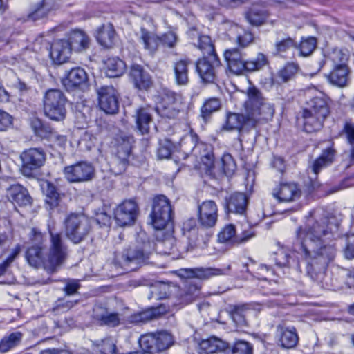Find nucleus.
I'll return each instance as SVG.
<instances>
[{"label": "nucleus", "instance_id": "obj_54", "mask_svg": "<svg viewBox=\"0 0 354 354\" xmlns=\"http://www.w3.org/2000/svg\"><path fill=\"white\" fill-rule=\"evenodd\" d=\"M275 49L278 54L286 52L291 48L296 46V42L291 37L278 40L275 43Z\"/></svg>", "mask_w": 354, "mask_h": 354}, {"label": "nucleus", "instance_id": "obj_63", "mask_svg": "<svg viewBox=\"0 0 354 354\" xmlns=\"http://www.w3.org/2000/svg\"><path fill=\"white\" fill-rule=\"evenodd\" d=\"M253 39L252 35L248 32H243L236 37L237 44L241 47H245L250 44Z\"/></svg>", "mask_w": 354, "mask_h": 354}, {"label": "nucleus", "instance_id": "obj_27", "mask_svg": "<svg viewBox=\"0 0 354 354\" xmlns=\"http://www.w3.org/2000/svg\"><path fill=\"white\" fill-rule=\"evenodd\" d=\"M93 316L101 326L116 327L121 322L120 315L118 313L110 312L106 308L100 306H95Z\"/></svg>", "mask_w": 354, "mask_h": 354}, {"label": "nucleus", "instance_id": "obj_13", "mask_svg": "<svg viewBox=\"0 0 354 354\" xmlns=\"http://www.w3.org/2000/svg\"><path fill=\"white\" fill-rule=\"evenodd\" d=\"M1 187H3L6 191V197L10 202L14 209L15 203L19 206H27L32 203V199L30 196L28 190L24 186L19 183H9L4 178Z\"/></svg>", "mask_w": 354, "mask_h": 354}, {"label": "nucleus", "instance_id": "obj_21", "mask_svg": "<svg viewBox=\"0 0 354 354\" xmlns=\"http://www.w3.org/2000/svg\"><path fill=\"white\" fill-rule=\"evenodd\" d=\"M180 107L181 102L179 101L178 95L174 92L168 91L162 97L158 110L162 116L174 118L179 113Z\"/></svg>", "mask_w": 354, "mask_h": 354}, {"label": "nucleus", "instance_id": "obj_64", "mask_svg": "<svg viewBox=\"0 0 354 354\" xmlns=\"http://www.w3.org/2000/svg\"><path fill=\"white\" fill-rule=\"evenodd\" d=\"M343 132L345 133L348 142L350 144H354V123L346 122Z\"/></svg>", "mask_w": 354, "mask_h": 354}, {"label": "nucleus", "instance_id": "obj_20", "mask_svg": "<svg viewBox=\"0 0 354 354\" xmlns=\"http://www.w3.org/2000/svg\"><path fill=\"white\" fill-rule=\"evenodd\" d=\"M230 270V266H228L225 269L211 267L185 268L180 270V275L185 278H197L199 279L205 280L209 279L212 277L227 274Z\"/></svg>", "mask_w": 354, "mask_h": 354}, {"label": "nucleus", "instance_id": "obj_15", "mask_svg": "<svg viewBox=\"0 0 354 354\" xmlns=\"http://www.w3.org/2000/svg\"><path fill=\"white\" fill-rule=\"evenodd\" d=\"M133 142V137L125 133H121L115 139V162L120 167L118 173L126 169Z\"/></svg>", "mask_w": 354, "mask_h": 354}, {"label": "nucleus", "instance_id": "obj_1", "mask_svg": "<svg viewBox=\"0 0 354 354\" xmlns=\"http://www.w3.org/2000/svg\"><path fill=\"white\" fill-rule=\"evenodd\" d=\"M323 213L322 209L315 210L307 225L297 230L294 248L299 250L303 255L306 275L323 288H327L324 282L326 272L337 254L333 239L338 224L333 222L334 218L322 217Z\"/></svg>", "mask_w": 354, "mask_h": 354}, {"label": "nucleus", "instance_id": "obj_10", "mask_svg": "<svg viewBox=\"0 0 354 354\" xmlns=\"http://www.w3.org/2000/svg\"><path fill=\"white\" fill-rule=\"evenodd\" d=\"M221 62L216 55L204 56L196 63V71L202 82L205 84L214 83L217 79L218 68Z\"/></svg>", "mask_w": 354, "mask_h": 354}, {"label": "nucleus", "instance_id": "obj_43", "mask_svg": "<svg viewBox=\"0 0 354 354\" xmlns=\"http://www.w3.org/2000/svg\"><path fill=\"white\" fill-rule=\"evenodd\" d=\"M189 144L190 147L187 148V149H190V151L193 153L195 156L198 155V151L202 147L204 146L203 142H198V136L194 132L191 131L189 134L186 135L183 139L181 140L180 143L181 147H183Z\"/></svg>", "mask_w": 354, "mask_h": 354}, {"label": "nucleus", "instance_id": "obj_8", "mask_svg": "<svg viewBox=\"0 0 354 354\" xmlns=\"http://www.w3.org/2000/svg\"><path fill=\"white\" fill-rule=\"evenodd\" d=\"M44 112L46 117L54 121H63L66 115V98L59 89H49L44 98Z\"/></svg>", "mask_w": 354, "mask_h": 354}, {"label": "nucleus", "instance_id": "obj_48", "mask_svg": "<svg viewBox=\"0 0 354 354\" xmlns=\"http://www.w3.org/2000/svg\"><path fill=\"white\" fill-rule=\"evenodd\" d=\"M236 236V229L234 225L229 224L225 226L218 234V241L220 243H230L233 245L232 240Z\"/></svg>", "mask_w": 354, "mask_h": 354}, {"label": "nucleus", "instance_id": "obj_9", "mask_svg": "<svg viewBox=\"0 0 354 354\" xmlns=\"http://www.w3.org/2000/svg\"><path fill=\"white\" fill-rule=\"evenodd\" d=\"M150 216L152 224L156 229L165 228L172 216L171 206L166 196L160 195L153 198L152 212Z\"/></svg>", "mask_w": 354, "mask_h": 354}, {"label": "nucleus", "instance_id": "obj_3", "mask_svg": "<svg viewBox=\"0 0 354 354\" xmlns=\"http://www.w3.org/2000/svg\"><path fill=\"white\" fill-rule=\"evenodd\" d=\"M137 242L141 245L115 255L114 261L116 266L133 270L136 267H131L132 264L145 263L155 250L163 255H171L173 258L178 257L176 241L174 238H168L155 243L148 240L145 233L140 232L138 234Z\"/></svg>", "mask_w": 354, "mask_h": 354}, {"label": "nucleus", "instance_id": "obj_32", "mask_svg": "<svg viewBox=\"0 0 354 354\" xmlns=\"http://www.w3.org/2000/svg\"><path fill=\"white\" fill-rule=\"evenodd\" d=\"M129 76L136 87L139 89H147L151 84L150 75L140 65L133 64L131 66Z\"/></svg>", "mask_w": 354, "mask_h": 354}, {"label": "nucleus", "instance_id": "obj_2", "mask_svg": "<svg viewBox=\"0 0 354 354\" xmlns=\"http://www.w3.org/2000/svg\"><path fill=\"white\" fill-rule=\"evenodd\" d=\"M50 245L48 252L44 254V238L37 228H32L28 233L31 245L25 252L24 257L32 268L43 267L48 273L55 272L64 263L68 255V247L62 234L49 230Z\"/></svg>", "mask_w": 354, "mask_h": 354}, {"label": "nucleus", "instance_id": "obj_29", "mask_svg": "<svg viewBox=\"0 0 354 354\" xmlns=\"http://www.w3.org/2000/svg\"><path fill=\"white\" fill-rule=\"evenodd\" d=\"M228 347L227 343L216 337L202 339L198 345L199 354H214L225 351Z\"/></svg>", "mask_w": 354, "mask_h": 354}, {"label": "nucleus", "instance_id": "obj_53", "mask_svg": "<svg viewBox=\"0 0 354 354\" xmlns=\"http://www.w3.org/2000/svg\"><path fill=\"white\" fill-rule=\"evenodd\" d=\"M252 346L248 342L239 341L233 346L230 354H252Z\"/></svg>", "mask_w": 354, "mask_h": 354}, {"label": "nucleus", "instance_id": "obj_7", "mask_svg": "<svg viewBox=\"0 0 354 354\" xmlns=\"http://www.w3.org/2000/svg\"><path fill=\"white\" fill-rule=\"evenodd\" d=\"M138 342L142 351L129 354H153L162 352L168 349L173 344L174 340L169 333L162 331L142 335Z\"/></svg>", "mask_w": 354, "mask_h": 354}, {"label": "nucleus", "instance_id": "obj_58", "mask_svg": "<svg viewBox=\"0 0 354 354\" xmlns=\"http://www.w3.org/2000/svg\"><path fill=\"white\" fill-rule=\"evenodd\" d=\"M160 44L164 46L174 48L177 43V35L173 32H168L160 37Z\"/></svg>", "mask_w": 354, "mask_h": 354}, {"label": "nucleus", "instance_id": "obj_6", "mask_svg": "<svg viewBox=\"0 0 354 354\" xmlns=\"http://www.w3.org/2000/svg\"><path fill=\"white\" fill-rule=\"evenodd\" d=\"M66 237L73 243H81L91 231L89 218L84 214L71 213L64 220Z\"/></svg>", "mask_w": 354, "mask_h": 354}, {"label": "nucleus", "instance_id": "obj_46", "mask_svg": "<svg viewBox=\"0 0 354 354\" xmlns=\"http://www.w3.org/2000/svg\"><path fill=\"white\" fill-rule=\"evenodd\" d=\"M197 46L198 48L203 53L205 56L216 55L214 46L212 44V39L207 35L200 36L198 39Z\"/></svg>", "mask_w": 354, "mask_h": 354}, {"label": "nucleus", "instance_id": "obj_28", "mask_svg": "<svg viewBox=\"0 0 354 354\" xmlns=\"http://www.w3.org/2000/svg\"><path fill=\"white\" fill-rule=\"evenodd\" d=\"M88 80L86 71L80 67L70 70L65 78L62 80L63 85L67 90H72L85 85Z\"/></svg>", "mask_w": 354, "mask_h": 354}, {"label": "nucleus", "instance_id": "obj_24", "mask_svg": "<svg viewBox=\"0 0 354 354\" xmlns=\"http://www.w3.org/2000/svg\"><path fill=\"white\" fill-rule=\"evenodd\" d=\"M247 196L241 192H235L225 198V210L241 216H245L248 205Z\"/></svg>", "mask_w": 354, "mask_h": 354}, {"label": "nucleus", "instance_id": "obj_56", "mask_svg": "<svg viewBox=\"0 0 354 354\" xmlns=\"http://www.w3.org/2000/svg\"><path fill=\"white\" fill-rule=\"evenodd\" d=\"M329 59L333 62L334 66L346 64L348 60V55L342 50L335 48L329 55Z\"/></svg>", "mask_w": 354, "mask_h": 354}, {"label": "nucleus", "instance_id": "obj_11", "mask_svg": "<svg viewBox=\"0 0 354 354\" xmlns=\"http://www.w3.org/2000/svg\"><path fill=\"white\" fill-rule=\"evenodd\" d=\"M22 161L21 172L27 177L32 176V171L41 167L46 160L44 151L39 148H30L21 154Z\"/></svg>", "mask_w": 354, "mask_h": 354}, {"label": "nucleus", "instance_id": "obj_45", "mask_svg": "<svg viewBox=\"0 0 354 354\" xmlns=\"http://www.w3.org/2000/svg\"><path fill=\"white\" fill-rule=\"evenodd\" d=\"M170 294V287L169 285L158 282L153 285L151 289V297L155 299H163L168 297Z\"/></svg>", "mask_w": 354, "mask_h": 354}, {"label": "nucleus", "instance_id": "obj_5", "mask_svg": "<svg viewBox=\"0 0 354 354\" xmlns=\"http://www.w3.org/2000/svg\"><path fill=\"white\" fill-rule=\"evenodd\" d=\"M248 100L245 102V112L249 113V122L254 127L261 120H270L274 113V106L266 102L257 88L250 87L247 91Z\"/></svg>", "mask_w": 354, "mask_h": 354}, {"label": "nucleus", "instance_id": "obj_25", "mask_svg": "<svg viewBox=\"0 0 354 354\" xmlns=\"http://www.w3.org/2000/svg\"><path fill=\"white\" fill-rule=\"evenodd\" d=\"M71 47L65 39L55 40L50 48V56L57 64L66 62L71 53Z\"/></svg>", "mask_w": 354, "mask_h": 354}, {"label": "nucleus", "instance_id": "obj_14", "mask_svg": "<svg viewBox=\"0 0 354 354\" xmlns=\"http://www.w3.org/2000/svg\"><path fill=\"white\" fill-rule=\"evenodd\" d=\"M138 213L137 203L132 199L125 200L115 208L114 218L119 226L124 227L133 225Z\"/></svg>", "mask_w": 354, "mask_h": 354}, {"label": "nucleus", "instance_id": "obj_36", "mask_svg": "<svg viewBox=\"0 0 354 354\" xmlns=\"http://www.w3.org/2000/svg\"><path fill=\"white\" fill-rule=\"evenodd\" d=\"M190 62L188 59H180L174 63V77L178 85L185 86L188 84V66Z\"/></svg>", "mask_w": 354, "mask_h": 354}, {"label": "nucleus", "instance_id": "obj_30", "mask_svg": "<svg viewBox=\"0 0 354 354\" xmlns=\"http://www.w3.org/2000/svg\"><path fill=\"white\" fill-rule=\"evenodd\" d=\"M249 113L246 112L245 115L236 113H228L226 115L225 122L223 129L227 131L236 130L241 131L244 126L249 128H254L249 122Z\"/></svg>", "mask_w": 354, "mask_h": 354}, {"label": "nucleus", "instance_id": "obj_31", "mask_svg": "<svg viewBox=\"0 0 354 354\" xmlns=\"http://www.w3.org/2000/svg\"><path fill=\"white\" fill-rule=\"evenodd\" d=\"M64 39L68 42L71 50L75 52H83L89 47V37L82 30H73Z\"/></svg>", "mask_w": 354, "mask_h": 354}, {"label": "nucleus", "instance_id": "obj_47", "mask_svg": "<svg viewBox=\"0 0 354 354\" xmlns=\"http://www.w3.org/2000/svg\"><path fill=\"white\" fill-rule=\"evenodd\" d=\"M221 107V102L216 97H212L207 100L202 108L201 114L203 118L209 116L213 112L218 111Z\"/></svg>", "mask_w": 354, "mask_h": 354}, {"label": "nucleus", "instance_id": "obj_16", "mask_svg": "<svg viewBox=\"0 0 354 354\" xmlns=\"http://www.w3.org/2000/svg\"><path fill=\"white\" fill-rule=\"evenodd\" d=\"M99 106L106 114L114 115L119 109L118 94L112 86H103L97 90Z\"/></svg>", "mask_w": 354, "mask_h": 354}, {"label": "nucleus", "instance_id": "obj_59", "mask_svg": "<svg viewBox=\"0 0 354 354\" xmlns=\"http://www.w3.org/2000/svg\"><path fill=\"white\" fill-rule=\"evenodd\" d=\"M182 230L185 235L187 234H192L193 235H196L197 231V224L196 219L194 218H190L184 221L183 223Z\"/></svg>", "mask_w": 354, "mask_h": 354}, {"label": "nucleus", "instance_id": "obj_51", "mask_svg": "<svg viewBox=\"0 0 354 354\" xmlns=\"http://www.w3.org/2000/svg\"><path fill=\"white\" fill-rule=\"evenodd\" d=\"M221 161L223 172L227 176H232L236 169V164L232 155L230 153L223 154Z\"/></svg>", "mask_w": 354, "mask_h": 354}, {"label": "nucleus", "instance_id": "obj_34", "mask_svg": "<svg viewBox=\"0 0 354 354\" xmlns=\"http://www.w3.org/2000/svg\"><path fill=\"white\" fill-rule=\"evenodd\" d=\"M115 32L111 24L107 23L102 25L97 31L96 39L100 45L105 48H110L113 44Z\"/></svg>", "mask_w": 354, "mask_h": 354}, {"label": "nucleus", "instance_id": "obj_62", "mask_svg": "<svg viewBox=\"0 0 354 354\" xmlns=\"http://www.w3.org/2000/svg\"><path fill=\"white\" fill-rule=\"evenodd\" d=\"M80 285L78 283V281L72 279L67 281L66 286L63 290L66 295H73L77 292V290L80 288Z\"/></svg>", "mask_w": 354, "mask_h": 354}, {"label": "nucleus", "instance_id": "obj_40", "mask_svg": "<svg viewBox=\"0 0 354 354\" xmlns=\"http://www.w3.org/2000/svg\"><path fill=\"white\" fill-rule=\"evenodd\" d=\"M43 189L46 196V203L50 208L53 209L57 207L59 205V194L56 187L52 183L47 182L43 187Z\"/></svg>", "mask_w": 354, "mask_h": 354}, {"label": "nucleus", "instance_id": "obj_60", "mask_svg": "<svg viewBox=\"0 0 354 354\" xmlns=\"http://www.w3.org/2000/svg\"><path fill=\"white\" fill-rule=\"evenodd\" d=\"M155 314L150 311L142 312L131 315L129 317V321L132 323L145 322L149 319H152Z\"/></svg>", "mask_w": 354, "mask_h": 354}, {"label": "nucleus", "instance_id": "obj_50", "mask_svg": "<svg viewBox=\"0 0 354 354\" xmlns=\"http://www.w3.org/2000/svg\"><path fill=\"white\" fill-rule=\"evenodd\" d=\"M246 17L251 24L259 26L265 21L266 15L263 11L252 8L247 13Z\"/></svg>", "mask_w": 354, "mask_h": 354}, {"label": "nucleus", "instance_id": "obj_57", "mask_svg": "<svg viewBox=\"0 0 354 354\" xmlns=\"http://www.w3.org/2000/svg\"><path fill=\"white\" fill-rule=\"evenodd\" d=\"M290 259V254L283 250H280L275 253L274 261L276 265L280 268L289 266Z\"/></svg>", "mask_w": 354, "mask_h": 354}, {"label": "nucleus", "instance_id": "obj_23", "mask_svg": "<svg viewBox=\"0 0 354 354\" xmlns=\"http://www.w3.org/2000/svg\"><path fill=\"white\" fill-rule=\"evenodd\" d=\"M153 109L150 107H140L133 115L136 129L141 134H148L151 127L153 125L152 116Z\"/></svg>", "mask_w": 354, "mask_h": 354}, {"label": "nucleus", "instance_id": "obj_33", "mask_svg": "<svg viewBox=\"0 0 354 354\" xmlns=\"http://www.w3.org/2000/svg\"><path fill=\"white\" fill-rule=\"evenodd\" d=\"M116 344L117 341L111 336L92 342L96 354H119Z\"/></svg>", "mask_w": 354, "mask_h": 354}, {"label": "nucleus", "instance_id": "obj_38", "mask_svg": "<svg viewBox=\"0 0 354 354\" xmlns=\"http://www.w3.org/2000/svg\"><path fill=\"white\" fill-rule=\"evenodd\" d=\"M269 62L266 55L259 53L255 57L246 60L245 72L252 73L263 69Z\"/></svg>", "mask_w": 354, "mask_h": 354}, {"label": "nucleus", "instance_id": "obj_44", "mask_svg": "<svg viewBox=\"0 0 354 354\" xmlns=\"http://www.w3.org/2000/svg\"><path fill=\"white\" fill-rule=\"evenodd\" d=\"M49 1L50 0H43L41 3H38L33 8V11L29 14V17L33 20H37L45 17L53 9V6L50 5Z\"/></svg>", "mask_w": 354, "mask_h": 354}, {"label": "nucleus", "instance_id": "obj_39", "mask_svg": "<svg viewBox=\"0 0 354 354\" xmlns=\"http://www.w3.org/2000/svg\"><path fill=\"white\" fill-rule=\"evenodd\" d=\"M140 39L144 44L145 48L151 53H154L160 44V37L145 28H141Z\"/></svg>", "mask_w": 354, "mask_h": 354}, {"label": "nucleus", "instance_id": "obj_42", "mask_svg": "<svg viewBox=\"0 0 354 354\" xmlns=\"http://www.w3.org/2000/svg\"><path fill=\"white\" fill-rule=\"evenodd\" d=\"M317 46V41L315 37H310L302 39L299 46H295L299 51V55L301 57L310 56Z\"/></svg>", "mask_w": 354, "mask_h": 354}, {"label": "nucleus", "instance_id": "obj_4", "mask_svg": "<svg viewBox=\"0 0 354 354\" xmlns=\"http://www.w3.org/2000/svg\"><path fill=\"white\" fill-rule=\"evenodd\" d=\"M311 90L308 91L310 95ZM314 96L309 95V100L306 102V108L303 111L304 129L308 133L319 130L323 122L329 114V108L324 93L316 91Z\"/></svg>", "mask_w": 354, "mask_h": 354}, {"label": "nucleus", "instance_id": "obj_52", "mask_svg": "<svg viewBox=\"0 0 354 354\" xmlns=\"http://www.w3.org/2000/svg\"><path fill=\"white\" fill-rule=\"evenodd\" d=\"M247 228L243 230L242 232L236 234V237L232 240L233 245H240L248 242L251 239L254 238L256 235L255 232L248 225H246Z\"/></svg>", "mask_w": 354, "mask_h": 354}, {"label": "nucleus", "instance_id": "obj_41", "mask_svg": "<svg viewBox=\"0 0 354 354\" xmlns=\"http://www.w3.org/2000/svg\"><path fill=\"white\" fill-rule=\"evenodd\" d=\"M23 334L21 332H15L1 339V353L7 352L9 350L18 346L22 339Z\"/></svg>", "mask_w": 354, "mask_h": 354}, {"label": "nucleus", "instance_id": "obj_12", "mask_svg": "<svg viewBox=\"0 0 354 354\" xmlns=\"http://www.w3.org/2000/svg\"><path fill=\"white\" fill-rule=\"evenodd\" d=\"M66 179L70 183H82L92 180L95 175L93 166L86 162H79L64 169Z\"/></svg>", "mask_w": 354, "mask_h": 354}, {"label": "nucleus", "instance_id": "obj_55", "mask_svg": "<svg viewBox=\"0 0 354 354\" xmlns=\"http://www.w3.org/2000/svg\"><path fill=\"white\" fill-rule=\"evenodd\" d=\"M297 69L296 64H288L279 71V76L283 82H287L294 76Z\"/></svg>", "mask_w": 354, "mask_h": 354}, {"label": "nucleus", "instance_id": "obj_18", "mask_svg": "<svg viewBox=\"0 0 354 354\" xmlns=\"http://www.w3.org/2000/svg\"><path fill=\"white\" fill-rule=\"evenodd\" d=\"M277 344L283 348H292L299 342V336L294 326H288L285 322L279 324L276 327Z\"/></svg>", "mask_w": 354, "mask_h": 354}, {"label": "nucleus", "instance_id": "obj_19", "mask_svg": "<svg viewBox=\"0 0 354 354\" xmlns=\"http://www.w3.org/2000/svg\"><path fill=\"white\" fill-rule=\"evenodd\" d=\"M351 71L346 64L333 66V69L325 74L328 83L335 87L342 88L348 86Z\"/></svg>", "mask_w": 354, "mask_h": 354}, {"label": "nucleus", "instance_id": "obj_49", "mask_svg": "<svg viewBox=\"0 0 354 354\" xmlns=\"http://www.w3.org/2000/svg\"><path fill=\"white\" fill-rule=\"evenodd\" d=\"M160 147L158 149V156L160 158H168L171 154L175 144L167 138L160 141Z\"/></svg>", "mask_w": 354, "mask_h": 354}, {"label": "nucleus", "instance_id": "obj_17", "mask_svg": "<svg viewBox=\"0 0 354 354\" xmlns=\"http://www.w3.org/2000/svg\"><path fill=\"white\" fill-rule=\"evenodd\" d=\"M197 217L200 225L205 228L215 226L218 221V207L212 200L199 203L197 207Z\"/></svg>", "mask_w": 354, "mask_h": 354}, {"label": "nucleus", "instance_id": "obj_26", "mask_svg": "<svg viewBox=\"0 0 354 354\" xmlns=\"http://www.w3.org/2000/svg\"><path fill=\"white\" fill-rule=\"evenodd\" d=\"M224 57L230 71L236 75H240L245 72V60L239 50L232 48L226 50Z\"/></svg>", "mask_w": 354, "mask_h": 354}, {"label": "nucleus", "instance_id": "obj_35", "mask_svg": "<svg viewBox=\"0 0 354 354\" xmlns=\"http://www.w3.org/2000/svg\"><path fill=\"white\" fill-rule=\"evenodd\" d=\"M335 154V151L331 147L324 150L312 163L311 169L313 174L317 176L322 169L331 165L334 160Z\"/></svg>", "mask_w": 354, "mask_h": 354}, {"label": "nucleus", "instance_id": "obj_37", "mask_svg": "<svg viewBox=\"0 0 354 354\" xmlns=\"http://www.w3.org/2000/svg\"><path fill=\"white\" fill-rule=\"evenodd\" d=\"M125 70V63L118 57L109 58L105 62V73L107 77H120L123 75Z\"/></svg>", "mask_w": 354, "mask_h": 354}, {"label": "nucleus", "instance_id": "obj_22", "mask_svg": "<svg viewBox=\"0 0 354 354\" xmlns=\"http://www.w3.org/2000/svg\"><path fill=\"white\" fill-rule=\"evenodd\" d=\"M273 196L279 202L288 203L299 198L301 196V191L297 184L293 183H281L272 192Z\"/></svg>", "mask_w": 354, "mask_h": 354}, {"label": "nucleus", "instance_id": "obj_61", "mask_svg": "<svg viewBox=\"0 0 354 354\" xmlns=\"http://www.w3.org/2000/svg\"><path fill=\"white\" fill-rule=\"evenodd\" d=\"M344 255L348 259H354V234L347 236Z\"/></svg>", "mask_w": 354, "mask_h": 354}]
</instances>
